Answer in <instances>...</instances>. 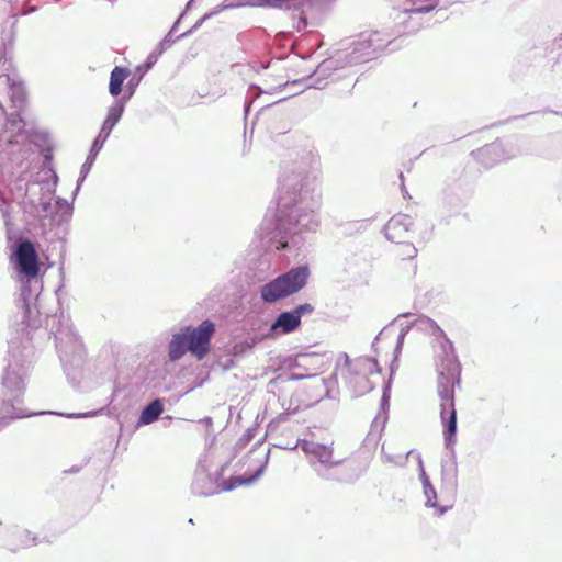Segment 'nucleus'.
I'll return each instance as SVG.
<instances>
[{"mask_svg": "<svg viewBox=\"0 0 562 562\" xmlns=\"http://www.w3.org/2000/svg\"><path fill=\"white\" fill-rule=\"evenodd\" d=\"M437 392L440 402L451 404L454 401V389L460 384L461 364L454 352L453 345L445 339L440 341V352L437 355Z\"/></svg>", "mask_w": 562, "mask_h": 562, "instance_id": "1", "label": "nucleus"}, {"mask_svg": "<svg viewBox=\"0 0 562 562\" xmlns=\"http://www.w3.org/2000/svg\"><path fill=\"white\" fill-rule=\"evenodd\" d=\"M381 375V368L375 358L358 357L346 359L342 378L345 383L356 395L370 392L375 380Z\"/></svg>", "mask_w": 562, "mask_h": 562, "instance_id": "2", "label": "nucleus"}, {"mask_svg": "<svg viewBox=\"0 0 562 562\" xmlns=\"http://www.w3.org/2000/svg\"><path fill=\"white\" fill-rule=\"evenodd\" d=\"M308 277L310 270L306 266L293 268L263 285L260 291L261 299L267 303H274L288 297L303 289Z\"/></svg>", "mask_w": 562, "mask_h": 562, "instance_id": "3", "label": "nucleus"}, {"mask_svg": "<svg viewBox=\"0 0 562 562\" xmlns=\"http://www.w3.org/2000/svg\"><path fill=\"white\" fill-rule=\"evenodd\" d=\"M214 324L211 321H204L198 327H187L183 331L188 339V350L198 359H202L210 349V340L214 334Z\"/></svg>", "mask_w": 562, "mask_h": 562, "instance_id": "4", "label": "nucleus"}, {"mask_svg": "<svg viewBox=\"0 0 562 562\" xmlns=\"http://www.w3.org/2000/svg\"><path fill=\"white\" fill-rule=\"evenodd\" d=\"M15 260L21 273L29 278H35L40 272L38 254L34 244L24 239L18 244L15 249Z\"/></svg>", "mask_w": 562, "mask_h": 562, "instance_id": "5", "label": "nucleus"}, {"mask_svg": "<svg viewBox=\"0 0 562 562\" xmlns=\"http://www.w3.org/2000/svg\"><path fill=\"white\" fill-rule=\"evenodd\" d=\"M409 225L408 216L392 217L385 225L386 238L396 245L411 240Z\"/></svg>", "mask_w": 562, "mask_h": 562, "instance_id": "6", "label": "nucleus"}, {"mask_svg": "<svg viewBox=\"0 0 562 562\" xmlns=\"http://www.w3.org/2000/svg\"><path fill=\"white\" fill-rule=\"evenodd\" d=\"M472 157L479 164L488 167L505 158V151L499 142H493L471 153Z\"/></svg>", "mask_w": 562, "mask_h": 562, "instance_id": "7", "label": "nucleus"}, {"mask_svg": "<svg viewBox=\"0 0 562 562\" xmlns=\"http://www.w3.org/2000/svg\"><path fill=\"white\" fill-rule=\"evenodd\" d=\"M440 416L445 425L446 440L448 442H453L457 432V412L454 401H451V404H449V402H440Z\"/></svg>", "mask_w": 562, "mask_h": 562, "instance_id": "8", "label": "nucleus"}, {"mask_svg": "<svg viewBox=\"0 0 562 562\" xmlns=\"http://www.w3.org/2000/svg\"><path fill=\"white\" fill-rule=\"evenodd\" d=\"M300 325L301 322L293 311L282 312L271 325V331L277 334H289L297 329Z\"/></svg>", "mask_w": 562, "mask_h": 562, "instance_id": "9", "label": "nucleus"}, {"mask_svg": "<svg viewBox=\"0 0 562 562\" xmlns=\"http://www.w3.org/2000/svg\"><path fill=\"white\" fill-rule=\"evenodd\" d=\"M123 113V106L122 105H115L110 108L106 119L103 123V126L100 131L99 136L97 137L94 144H97L101 138L102 142H104L108 136L110 135L112 128L116 125V123L120 121Z\"/></svg>", "mask_w": 562, "mask_h": 562, "instance_id": "10", "label": "nucleus"}, {"mask_svg": "<svg viewBox=\"0 0 562 562\" xmlns=\"http://www.w3.org/2000/svg\"><path fill=\"white\" fill-rule=\"evenodd\" d=\"M130 76L128 68L115 66L111 71L109 92L113 97H117L122 92V86Z\"/></svg>", "mask_w": 562, "mask_h": 562, "instance_id": "11", "label": "nucleus"}, {"mask_svg": "<svg viewBox=\"0 0 562 562\" xmlns=\"http://www.w3.org/2000/svg\"><path fill=\"white\" fill-rule=\"evenodd\" d=\"M188 350V339L184 334L175 335L169 345V358L171 361L179 360Z\"/></svg>", "mask_w": 562, "mask_h": 562, "instance_id": "12", "label": "nucleus"}, {"mask_svg": "<svg viewBox=\"0 0 562 562\" xmlns=\"http://www.w3.org/2000/svg\"><path fill=\"white\" fill-rule=\"evenodd\" d=\"M164 411L160 400L150 402L140 413L139 424L148 425L159 418Z\"/></svg>", "mask_w": 562, "mask_h": 562, "instance_id": "13", "label": "nucleus"}, {"mask_svg": "<svg viewBox=\"0 0 562 562\" xmlns=\"http://www.w3.org/2000/svg\"><path fill=\"white\" fill-rule=\"evenodd\" d=\"M262 471V468L258 469L255 474L251 475H234L231 476L227 481L224 483V487L228 491L235 490L241 486H248L254 481L257 480V477L260 475Z\"/></svg>", "mask_w": 562, "mask_h": 562, "instance_id": "14", "label": "nucleus"}, {"mask_svg": "<svg viewBox=\"0 0 562 562\" xmlns=\"http://www.w3.org/2000/svg\"><path fill=\"white\" fill-rule=\"evenodd\" d=\"M417 256V249L411 240L404 241L395 248V257L400 260H413Z\"/></svg>", "mask_w": 562, "mask_h": 562, "instance_id": "15", "label": "nucleus"}, {"mask_svg": "<svg viewBox=\"0 0 562 562\" xmlns=\"http://www.w3.org/2000/svg\"><path fill=\"white\" fill-rule=\"evenodd\" d=\"M313 311H314V307L311 304L305 303V304H301V305L296 306L293 310V313L297 316L299 321L301 322V318L304 314L312 313Z\"/></svg>", "mask_w": 562, "mask_h": 562, "instance_id": "16", "label": "nucleus"}, {"mask_svg": "<svg viewBox=\"0 0 562 562\" xmlns=\"http://www.w3.org/2000/svg\"><path fill=\"white\" fill-rule=\"evenodd\" d=\"M371 48H372V43L369 40L358 41L355 46V50H357V52L367 50L368 56L371 54V52H369V49H371Z\"/></svg>", "mask_w": 562, "mask_h": 562, "instance_id": "17", "label": "nucleus"}, {"mask_svg": "<svg viewBox=\"0 0 562 562\" xmlns=\"http://www.w3.org/2000/svg\"><path fill=\"white\" fill-rule=\"evenodd\" d=\"M436 499H437V493H434L431 495V497L428 498L427 505H429L430 507H438L439 505Z\"/></svg>", "mask_w": 562, "mask_h": 562, "instance_id": "18", "label": "nucleus"}, {"mask_svg": "<svg viewBox=\"0 0 562 562\" xmlns=\"http://www.w3.org/2000/svg\"><path fill=\"white\" fill-rule=\"evenodd\" d=\"M322 453L319 454L321 458H325V459H322L323 462H327L329 460V457L331 454V452L329 450H327L325 447L322 448Z\"/></svg>", "mask_w": 562, "mask_h": 562, "instance_id": "19", "label": "nucleus"}, {"mask_svg": "<svg viewBox=\"0 0 562 562\" xmlns=\"http://www.w3.org/2000/svg\"><path fill=\"white\" fill-rule=\"evenodd\" d=\"M424 488H425V490H427V488L432 490V488H431V486H430V484H429V482H428V480H424Z\"/></svg>", "mask_w": 562, "mask_h": 562, "instance_id": "20", "label": "nucleus"}, {"mask_svg": "<svg viewBox=\"0 0 562 562\" xmlns=\"http://www.w3.org/2000/svg\"><path fill=\"white\" fill-rule=\"evenodd\" d=\"M150 66H151V61H148V63L146 64V69H149V68H150Z\"/></svg>", "mask_w": 562, "mask_h": 562, "instance_id": "21", "label": "nucleus"}, {"mask_svg": "<svg viewBox=\"0 0 562 562\" xmlns=\"http://www.w3.org/2000/svg\"><path fill=\"white\" fill-rule=\"evenodd\" d=\"M446 508H447V507H440V508H439V513H440V514H441V513H443V512L446 510Z\"/></svg>", "mask_w": 562, "mask_h": 562, "instance_id": "22", "label": "nucleus"}, {"mask_svg": "<svg viewBox=\"0 0 562 562\" xmlns=\"http://www.w3.org/2000/svg\"><path fill=\"white\" fill-rule=\"evenodd\" d=\"M383 452L389 457V454L385 452V447H382Z\"/></svg>", "mask_w": 562, "mask_h": 562, "instance_id": "23", "label": "nucleus"}]
</instances>
